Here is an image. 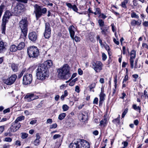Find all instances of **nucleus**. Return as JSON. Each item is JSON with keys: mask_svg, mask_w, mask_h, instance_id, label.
Returning <instances> with one entry per match:
<instances>
[{"mask_svg": "<svg viewBox=\"0 0 148 148\" xmlns=\"http://www.w3.org/2000/svg\"><path fill=\"white\" fill-rule=\"evenodd\" d=\"M58 77L61 79H67L70 76V67L67 64L64 65L63 67L58 70Z\"/></svg>", "mask_w": 148, "mask_h": 148, "instance_id": "1", "label": "nucleus"}, {"mask_svg": "<svg viewBox=\"0 0 148 148\" xmlns=\"http://www.w3.org/2000/svg\"><path fill=\"white\" fill-rule=\"evenodd\" d=\"M36 73L37 78L39 80H43L48 77L47 67L43 64L40 65L37 69Z\"/></svg>", "mask_w": 148, "mask_h": 148, "instance_id": "2", "label": "nucleus"}, {"mask_svg": "<svg viewBox=\"0 0 148 148\" xmlns=\"http://www.w3.org/2000/svg\"><path fill=\"white\" fill-rule=\"evenodd\" d=\"M28 25V23L26 17L22 18L19 22V25L21 31V38L24 39L26 37Z\"/></svg>", "mask_w": 148, "mask_h": 148, "instance_id": "3", "label": "nucleus"}, {"mask_svg": "<svg viewBox=\"0 0 148 148\" xmlns=\"http://www.w3.org/2000/svg\"><path fill=\"white\" fill-rule=\"evenodd\" d=\"M34 7V13L35 14L37 20H38L42 16L44 15L47 12V10L45 8H42L40 6L37 4H35Z\"/></svg>", "mask_w": 148, "mask_h": 148, "instance_id": "4", "label": "nucleus"}, {"mask_svg": "<svg viewBox=\"0 0 148 148\" xmlns=\"http://www.w3.org/2000/svg\"><path fill=\"white\" fill-rule=\"evenodd\" d=\"M29 56L30 58H35L39 55V51L37 48L35 46L30 47L27 49Z\"/></svg>", "mask_w": 148, "mask_h": 148, "instance_id": "5", "label": "nucleus"}, {"mask_svg": "<svg viewBox=\"0 0 148 148\" xmlns=\"http://www.w3.org/2000/svg\"><path fill=\"white\" fill-rule=\"evenodd\" d=\"M32 75L27 73L23 76V84L25 85L30 84L32 81Z\"/></svg>", "mask_w": 148, "mask_h": 148, "instance_id": "6", "label": "nucleus"}, {"mask_svg": "<svg viewBox=\"0 0 148 148\" xmlns=\"http://www.w3.org/2000/svg\"><path fill=\"white\" fill-rule=\"evenodd\" d=\"M51 28L49 23L47 22L45 24V29L44 33V36L45 38H49L51 36Z\"/></svg>", "mask_w": 148, "mask_h": 148, "instance_id": "7", "label": "nucleus"}, {"mask_svg": "<svg viewBox=\"0 0 148 148\" xmlns=\"http://www.w3.org/2000/svg\"><path fill=\"white\" fill-rule=\"evenodd\" d=\"M92 68L97 73L99 72L102 70L103 64L100 61H97L96 62H93L92 63Z\"/></svg>", "mask_w": 148, "mask_h": 148, "instance_id": "8", "label": "nucleus"}, {"mask_svg": "<svg viewBox=\"0 0 148 148\" xmlns=\"http://www.w3.org/2000/svg\"><path fill=\"white\" fill-rule=\"evenodd\" d=\"M17 76L13 75L7 79L3 80V82L6 84L11 85L14 82Z\"/></svg>", "mask_w": 148, "mask_h": 148, "instance_id": "9", "label": "nucleus"}, {"mask_svg": "<svg viewBox=\"0 0 148 148\" xmlns=\"http://www.w3.org/2000/svg\"><path fill=\"white\" fill-rule=\"evenodd\" d=\"M21 126L20 123H16L14 122L12 124L10 127L9 128L12 133L16 132Z\"/></svg>", "mask_w": 148, "mask_h": 148, "instance_id": "10", "label": "nucleus"}, {"mask_svg": "<svg viewBox=\"0 0 148 148\" xmlns=\"http://www.w3.org/2000/svg\"><path fill=\"white\" fill-rule=\"evenodd\" d=\"M38 97L32 93H28L25 97L24 98L27 101H31L38 98Z\"/></svg>", "mask_w": 148, "mask_h": 148, "instance_id": "11", "label": "nucleus"}, {"mask_svg": "<svg viewBox=\"0 0 148 148\" xmlns=\"http://www.w3.org/2000/svg\"><path fill=\"white\" fill-rule=\"evenodd\" d=\"M101 91L100 92L99 96V105H101L103 103V101L105 99V97L106 96L105 94L104 93V89L102 88H101Z\"/></svg>", "mask_w": 148, "mask_h": 148, "instance_id": "12", "label": "nucleus"}, {"mask_svg": "<svg viewBox=\"0 0 148 148\" xmlns=\"http://www.w3.org/2000/svg\"><path fill=\"white\" fill-rule=\"evenodd\" d=\"M29 38L32 41H35L37 38V36L35 32H32L30 33L29 35Z\"/></svg>", "mask_w": 148, "mask_h": 148, "instance_id": "13", "label": "nucleus"}, {"mask_svg": "<svg viewBox=\"0 0 148 148\" xmlns=\"http://www.w3.org/2000/svg\"><path fill=\"white\" fill-rule=\"evenodd\" d=\"M75 27L73 25L70 26L69 28V30L70 33V36L72 39H74L75 35Z\"/></svg>", "mask_w": 148, "mask_h": 148, "instance_id": "14", "label": "nucleus"}, {"mask_svg": "<svg viewBox=\"0 0 148 148\" xmlns=\"http://www.w3.org/2000/svg\"><path fill=\"white\" fill-rule=\"evenodd\" d=\"M81 148H90V145L89 143L85 140H82L80 142Z\"/></svg>", "mask_w": 148, "mask_h": 148, "instance_id": "15", "label": "nucleus"}, {"mask_svg": "<svg viewBox=\"0 0 148 148\" xmlns=\"http://www.w3.org/2000/svg\"><path fill=\"white\" fill-rule=\"evenodd\" d=\"M70 148H81V143L80 142H77L71 143L69 146Z\"/></svg>", "mask_w": 148, "mask_h": 148, "instance_id": "16", "label": "nucleus"}, {"mask_svg": "<svg viewBox=\"0 0 148 148\" xmlns=\"http://www.w3.org/2000/svg\"><path fill=\"white\" fill-rule=\"evenodd\" d=\"M8 18H6L3 16L2 19V27L3 30L4 31L5 29V25L6 23L8 22Z\"/></svg>", "mask_w": 148, "mask_h": 148, "instance_id": "17", "label": "nucleus"}, {"mask_svg": "<svg viewBox=\"0 0 148 148\" xmlns=\"http://www.w3.org/2000/svg\"><path fill=\"white\" fill-rule=\"evenodd\" d=\"M45 66L47 67V70L48 68H49L50 66L53 65L52 61L50 60H49L46 61L45 62V64H43Z\"/></svg>", "mask_w": 148, "mask_h": 148, "instance_id": "18", "label": "nucleus"}, {"mask_svg": "<svg viewBox=\"0 0 148 148\" xmlns=\"http://www.w3.org/2000/svg\"><path fill=\"white\" fill-rule=\"evenodd\" d=\"M108 27L107 26H105L103 27H102L101 28V33L102 34L106 35L108 33Z\"/></svg>", "mask_w": 148, "mask_h": 148, "instance_id": "19", "label": "nucleus"}, {"mask_svg": "<svg viewBox=\"0 0 148 148\" xmlns=\"http://www.w3.org/2000/svg\"><path fill=\"white\" fill-rule=\"evenodd\" d=\"M17 8L18 9V12L21 13L24 10V5L21 3H18L16 5Z\"/></svg>", "mask_w": 148, "mask_h": 148, "instance_id": "20", "label": "nucleus"}, {"mask_svg": "<svg viewBox=\"0 0 148 148\" xmlns=\"http://www.w3.org/2000/svg\"><path fill=\"white\" fill-rule=\"evenodd\" d=\"M36 138L34 141V143L35 145L37 146L40 143V141L39 139L40 138V137L38 133L36 134Z\"/></svg>", "mask_w": 148, "mask_h": 148, "instance_id": "21", "label": "nucleus"}, {"mask_svg": "<svg viewBox=\"0 0 148 148\" xmlns=\"http://www.w3.org/2000/svg\"><path fill=\"white\" fill-rule=\"evenodd\" d=\"M6 50L4 42L2 41H0V53L4 52Z\"/></svg>", "mask_w": 148, "mask_h": 148, "instance_id": "22", "label": "nucleus"}, {"mask_svg": "<svg viewBox=\"0 0 148 148\" xmlns=\"http://www.w3.org/2000/svg\"><path fill=\"white\" fill-rule=\"evenodd\" d=\"M11 67L12 71L14 72H16L18 70V66L14 63H12L11 65Z\"/></svg>", "mask_w": 148, "mask_h": 148, "instance_id": "23", "label": "nucleus"}, {"mask_svg": "<svg viewBox=\"0 0 148 148\" xmlns=\"http://www.w3.org/2000/svg\"><path fill=\"white\" fill-rule=\"evenodd\" d=\"M12 15L11 13L9 11L7 10L5 11L3 16L9 19Z\"/></svg>", "mask_w": 148, "mask_h": 148, "instance_id": "24", "label": "nucleus"}, {"mask_svg": "<svg viewBox=\"0 0 148 148\" xmlns=\"http://www.w3.org/2000/svg\"><path fill=\"white\" fill-rule=\"evenodd\" d=\"M10 51L12 52H15L18 49L17 47L15 45H12L10 47Z\"/></svg>", "mask_w": 148, "mask_h": 148, "instance_id": "25", "label": "nucleus"}, {"mask_svg": "<svg viewBox=\"0 0 148 148\" xmlns=\"http://www.w3.org/2000/svg\"><path fill=\"white\" fill-rule=\"evenodd\" d=\"M120 117L119 115V117L117 118L114 119L112 121V122L114 124L117 125H119L120 123Z\"/></svg>", "mask_w": 148, "mask_h": 148, "instance_id": "26", "label": "nucleus"}, {"mask_svg": "<svg viewBox=\"0 0 148 148\" xmlns=\"http://www.w3.org/2000/svg\"><path fill=\"white\" fill-rule=\"evenodd\" d=\"M25 46V44L24 42H20L18 45L17 47L18 50H21L23 49Z\"/></svg>", "mask_w": 148, "mask_h": 148, "instance_id": "27", "label": "nucleus"}, {"mask_svg": "<svg viewBox=\"0 0 148 148\" xmlns=\"http://www.w3.org/2000/svg\"><path fill=\"white\" fill-rule=\"evenodd\" d=\"M132 108L134 110L138 111L139 113L140 112L141 108L140 106H137L136 104H134L132 106Z\"/></svg>", "mask_w": 148, "mask_h": 148, "instance_id": "28", "label": "nucleus"}, {"mask_svg": "<svg viewBox=\"0 0 148 148\" xmlns=\"http://www.w3.org/2000/svg\"><path fill=\"white\" fill-rule=\"evenodd\" d=\"M141 24L140 21L138 22L135 20H133L131 22V24L132 25L135 26L136 25H140Z\"/></svg>", "mask_w": 148, "mask_h": 148, "instance_id": "29", "label": "nucleus"}, {"mask_svg": "<svg viewBox=\"0 0 148 148\" xmlns=\"http://www.w3.org/2000/svg\"><path fill=\"white\" fill-rule=\"evenodd\" d=\"M24 119L25 117L24 116H21L17 117L14 122L16 123H18V122L21 121L22 120H24Z\"/></svg>", "mask_w": 148, "mask_h": 148, "instance_id": "30", "label": "nucleus"}, {"mask_svg": "<svg viewBox=\"0 0 148 148\" xmlns=\"http://www.w3.org/2000/svg\"><path fill=\"white\" fill-rule=\"evenodd\" d=\"M130 60H132V59L135 58L136 57V52L135 51L133 50L131 51L130 53Z\"/></svg>", "mask_w": 148, "mask_h": 148, "instance_id": "31", "label": "nucleus"}, {"mask_svg": "<svg viewBox=\"0 0 148 148\" xmlns=\"http://www.w3.org/2000/svg\"><path fill=\"white\" fill-rule=\"evenodd\" d=\"M81 119L83 121H85L87 118V114L85 112H84V114L82 113L81 115Z\"/></svg>", "mask_w": 148, "mask_h": 148, "instance_id": "32", "label": "nucleus"}, {"mask_svg": "<svg viewBox=\"0 0 148 148\" xmlns=\"http://www.w3.org/2000/svg\"><path fill=\"white\" fill-rule=\"evenodd\" d=\"M107 121V119L104 118L100 121V124L101 125L105 126L106 125Z\"/></svg>", "mask_w": 148, "mask_h": 148, "instance_id": "33", "label": "nucleus"}, {"mask_svg": "<svg viewBox=\"0 0 148 148\" xmlns=\"http://www.w3.org/2000/svg\"><path fill=\"white\" fill-rule=\"evenodd\" d=\"M95 12L93 13V14L95 15L100 14H101V10L99 8H95Z\"/></svg>", "mask_w": 148, "mask_h": 148, "instance_id": "34", "label": "nucleus"}, {"mask_svg": "<svg viewBox=\"0 0 148 148\" xmlns=\"http://www.w3.org/2000/svg\"><path fill=\"white\" fill-rule=\"evenodd\" d=\"M66 115L65 113H62L59 115L58 118L60 120H61L64 118Z\"/></svg>", "mask_w": 148, "mask_h": 148, "instance_id": "35", "label": "nucleus"}, {"mask_svg": "<svg viewBox=\"0 0 148 148\" xmlns=\"http://www.w3.org/2000/svg\"><path fill=\"white\" fill-rule=\"evenodd\" d=\"M12 132L9 129L6 133H5V136H11L12 135Z\"/></svg>", "mask_w": 148, "mask_h": 148, "instance_id": "36", "label": "nucleus"}, {"mask_svg": "<svg viewBox=\"0 0 148 148\" xmlns=\"http://www.w3.org/2000/svg\"><path fill=\"white\" fill-rule=\"evenodd\" d=\"M95 86V83L92 84L90 85L89 86V87L90 88V91L94 92V90L92 89L94 88Z\"/></svg>", "mask_w": 148, "mask_h": 148, "instance_id": "37", "label": "nucleus"}, {"mask_svg": "<svg viewBox=\"0 0 148 148\" xmlns=\"http://www.w3.org/2000/svg\"><path fill=\"white\" fill-rule=\"evenodd\" d=\"M98 22L99 26L101 27H103L105 26L104 25V22L102 20L99 19L98 20Z\"/></svg>", "mask_w": 148, "mask_h": 148, "instance_id": "38", "label": "nucleus"}, {"mask_svg": "<svg viewBox=\"0 0 148 148\" xmlns=\"http://www.w3.org/2000/svg\"><path fill=\"white\" fill-rule=\"evenodd\" d=\"M62 108L64 111H66L69 109V107L67 105L64 104L63 105Z\"/></svg>", "mask_w": 148, "mask_h": 148, "instance_id": "39", "label": "nucleus"}, {"mask_svg": "<svg viewBox=\"0 0 148 148\" xmlns=\"http://www.w3.org/2000/svg\"><path fill=\"white\" fill-rule=\"evenodd\" d=\"M131 17L132 18H139V16L137 15L135 12H133L131 14Z\"/></svg>", "mask_w": 148, "mask_h": 148, "instance_id": "40", "label": "nucleus"}, {"mask_svg": "<svg viewBox=\"0 0 148 148\" xmlns=\"http://www.w3.org/2000/svg\"><path fill=\"white\" fill-rule=\"evenodd\" d=\"M128 1V0H124V1L122 3V6L123 8H125L126 7V4L127 3Z\"/></svg>", "mask_w": 148, "mask_h": 148, "instance_id": "41", "label": "nucleus"}, {"mask_svg": "<svg viewBox=\"0 0 148 148\" xmlns=\"http://www.w3.org/2000/svg\"><path fill=\"white\" fill-rule=\"evenodd\" d=\"M94 37V35H91V34H90L89 36L90 40L92 42H94L95 41V39Z\"/></svg>", "mask_w": 148, "mask_h": 148, "instance_id": "42", "label": "nucleus"}, {"mask_svg": "<svg viewBox=\"0 0 148 148\" xmlns=\"http://www.w3.org/2000/svg\"><path fill=\"white\" fill-rule=\"evenodd\" d=\"M128 110V109L127 108H126V109H125L123 113V114H122V118H123L124 117L125 115H126V114Z\"/></svg>", "mask_w": 148, "mask_h": 148, "instance_id": "43", "label": "nucleus"}, {"mask_svg": "<svg viewBox=\"0 0 148 148\" xmlns=\"http://www.w3.org/2000/svg\"><path fill=\"white\" fill-rule=\"evenodd\" d=\"M74 11L77 12V10H78V8H77V6L75 5H74L72 6V7L71 8Z\"/></svg>", "mask_w": 148, "mask_h": 148, "instance_id": "44", "label": "nucleus"}, {"mask_svg": "<svg viewBox=\"0 0 148 148\" xmlns=\"http://www.w3.org/2000/svg\"><path fill=\"white\" fill-rule=\"evenodd\" d=\"M21 136V138L22 139H25L27 138L28 136V134L26 133H22Z\"/></svg>", "mask_w": 148, "mask_h": 148, "instance_id": "45", "label": "nucleus"}, {"mask_svg": "<svg viewBox=\"0 0 148 148\" xmlns=\"http://www.w3.org/2000/svg\"><path fill=\"white\" fill-rule=\"evenodd\" d=\"M16 6L14 8V11L13 12V13L15 14H18L20 12H18V9L17 8Z\"/></svg>", "mask_w": 148, "mask_h": 148, "instance_id": "46", "label": "nucleus"}, {"mask_svg": "<svg viewBox=\"0 0 148 148\" xmlns=\"http://www.w3.org/2000/svg\"><path fill=\"white\" fill-rule=\"evenodd\" d=\"M107 58V56L104 53H102V59L103 60V61L105 60H106Z\"/></svg>", "mask_w": 148, "mask_h": 148, "instance_id": "47", "label": "nucleus"}, {"mask_svg": "<svg viewBox=\"0 0 148 148\" xmlns=\"http://www.w3.org/2000/svg\"><path fill=\"white\" fill-rule=\"evenodd\" d=\"M4 141L6 142H10L12 141V139L10 137L6 138H5Z\"/></svg>", "mask_w": 148, "mask_h": 148, "instance_id": "48", "label": "nucleus"}, {"mask_svg": "<svg viewBox=\"0 0 148 148\" xmlns=\"http://www.w3.org/2000/svg\"><path fill=\"white\" fill-rule=\"evenodd\" d=\"M61 136V135L60 134H55L53 136V139L55 140L57 138L60 137Z\"/></svg>", "mask_w": 148, "mask_h": 148, "instance_id": "49", "label": "nucleus"}, {"mask_svg": "<svg viewBox=\"0 0 148 148\" xmlns=\"http://www.w3.org/2000/svg\"><path fill=\"white\" fill-rule=\"evenodd\" d=\"M57 125L56 123H54L52 125L50 126V129L55 128L57 127Z\"/></svg>", "mask_w": 148, "mask_h": 148, "instance_id": "50", "label": "nucleus"}, {"mask_svg": "<svg viewBox=\"0 0 148 148\" xmlns=\"http://www.w3.org/2000/svg\"><path fill=\"white\" fill-rule=\"evenodd\" d=\"M74 39L76 42H79L80 41V38L77 36H75V38L74 37V39Z\"/></svg>", "mask_w": 148, "mask_h": 148, "instance_id": "51", "label": "nucleus"}, {"mask_svg": "<svg viewBox=\"0 0 148 148\" xmlns=\"http://www.w3.org/2000/svg\"><path fill=\"white\" fill-rule=\"evenodd\" d=\"M98 99L97 97H95L93 101V103L94 104H98Z\"/></svg>", "mask_w": 148, "mask_h": 148, "instance_id": "52", "label": "nucleus"}, {"mask_svg": "<svg viewBox=\"0 0 148 148\" xmlns=\"http://www.w3.org/2000/svg\"><path fill=\"white\" fill-rule=\"evenodd\" d=\"M25 72V71L23 70L18 75V78H20L23 76V73Z\"/></svg>", "mask_w": 148, "mask_h": 148, "instance_id": "53", "label": "nucleus"}, {"mask_svg": "<svg viewBox=\"0 0 148 148\" xmlns=\"http://www.w3.org/2000/svg\"><path fill=\"white\" fill-rule=\"evenodd\" d=\"M132 77L135 79L134 80V81L135 82L136 81V79L138 77V75L137 74H134L132 75Z\"/></svg>", "mask_w": 148, "mask_h": 148, "instance_id": "54", "label": "nucleus"}, {"mask_svg": "<svg viewBox=\"0 0 148 148\" xmlns=\"http://www.w3.org/2000/svg\"><path fill=\"white\" fill-rule=\"evenodd\" d=\"M105 48L106 50L108 51V53L109 55V51L110 50V47L108 45H106L105 46Z\"/></svg>", "mask_w": 148, "mask_h": 148, "instance_id": "55", "label": "nucleus"}, {"mask_svg": "<svg viewBox=\"0 0 148 148\" xmlns=\"http://www.w3.org/2000/svg\"><path fill=\"white\" fill-rule=\"evenodd\" d=\"M16 1L18 2L26 3L27 2L28 0H16Z\"/></svg>", "mask_w": 148, "mask_h": 148, "instance_id": "56", "label": "nucleus"}, {"mask_svg": "<svg viewBox=\"0 0 148 148\" xmlns=\"http://www.w3.org/2000/svg\"><path fill=\"white\" fill-rule=\"evenodd\" d=\"M114 82L115 83V88L116 89L117 86V79L116 77L114 78Z\"/></svg>", "mask_w": 148, "mask_h": 148, "instance_id": "57", "label": "nucleus"}, {"mask_svg": "<svg viewBox=\"0 0 148 148\" xmlns=\"http://www.w3.org/2000/svg\"><path fill=\"white\" fill-rule=\"evenodd\" d=\"M111 26H112V31L114 32H116V30L115 29V26L113 23L111 25Z\"/></svg>", "mask_w": 148, "mask_h": 148, "instance_id": "58", "label": "nucleus"}, {"mask_svg": "<svg viewBox=\"0 0 148 148\" xmlns=\"http://www.w3.org/2000/svg\"><path fill=\"white\" fill-rule=\"evenodd\" d=\"M4 130V128L3 126H0V134Z\"/></svg>", "mask_w": 148, "mask_h": 148, "instance_id": "59", "label": "nucleus"}, {"mask_svg": "<svg viewBox=\"0 0 148 148\" xmlns=\"http://www.w3.org/2000/svg\"><path fill=\"white\" fill-rule=\"evenodd\" d=\"M75 91L77 93L79 92V87L78 86H76L75 87Z\"/></svg>", "mask_w": 148, "mask_h": 148, "instance_id": "60", "label": "nucleus"}, {"mask_svg": "<svg viewBox=\"0 0 148 148\" xmlns=\"http://www.w3.org/2000/svg\"><path fill=\"white\" fill-rule=\"evenodd\" d=\"M78 73L80 75H82L83 74V71L80 69H78Z\"/></svg>", "mask_w": 148, "mask_h": 148, "instance_id": "61", "label": "nucleus"}, {"mask_svg": "<svg viewBox=\"0 0 148 148\" xmlns=\"http://www.w3.org/2000/svg\"><path fill=\"white\" fill-rule=\"evenodd\" d=\"M128 78V76L127 75H126L124 79L123 80V83H125L126 81H127Z\"/></svg>", "mask_w": 148, "mask_h": 148, "instance_id": "62", "label": "nucleus"}, {"mask_svg": "<svg viewBox=\"0 0 148 148\" xmlns=\"http://www.w3.org/2000/svg\"><path fill=\"white\" fill-rule=\"evenodd\" d=\"M52 122V120L51 119H49L47 120V123L51 124Z\"/></svg>", "mask_w": 148, "mask_h": 148, "instance_id": "63", "label": "nucleus"}, {"mask_svg": "<svg viewBox=\"0 0 148 148\" xmlns=\"http://www.w3.org/2000/svg\"><path fill=\"white\" fill-rule=\"evenodd\" d=\"M143 25L145 27H147L148 26V21H145L143 23Z\"/></svg>", "mask_w": 148, "mask_h": 148, "instance_id": "64", "label": "nucleus"}]
</instances>
